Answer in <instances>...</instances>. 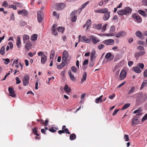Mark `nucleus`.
<instances>
[{
	"label": "nucleus",
	"mask_w": 147,
	"mask_h": 147,
	"mask_svg": "<svg viewBox=\"0 0 147 147\" xmlns=\"http://www.w3.org/2000/svg\"><path fill=\"white\" fill-rule=\"evenodd\" d=\"M131 9L129 7H127L125 8V9L118 10L117 13L119 15L123 16L131 13Z\"/></svg>",
	"instance_id": "1"
},
{
	"label": "nucleus",
	"mask_w": 147,
	"mask_h": 147,
	"mask_svg": "<svg viewBox=\"0 0 147 147\" xmlns=\"http://www.w3.org/2000/svg\"><path fill=\"white\" fill-rule=\"evenodd\" d=\"M147 100V96L142 94H139L137 97L136 102L142 103Z\"/></svg>",
	"instance_id": "2"
},
{
	"label": "nucleus",
	"mask_w": 147,
	"mask_h": 147,
	"mask_svg": "<svg viewBox=\"0 0 147 147\" xmlns=\"http://www.w3.org/2000/svg\"><path fill=\"white\" fill-rule=\"evenodd\" d=\"M78 11L77 10H75L73 11L70 14V16L71 18V20L73 22H75L77 19V13Z\"/></svg>",
	"instance_id": "3"
},
{
	"label": "nucleus",
	"mask_w": 147,
	"mask_h": 147,
	"mask_svg": "<svg viewBox=\"0 0 147 147\" xmlns=\"http://www.w3.org/2000/svg\"><path fill=\"white\" fill-rule=\"evenodd\" d=\"M38 55L41 56V62L42 63H44L47 59V57L45 55L43 54V52H40L38 54Z\"/></svg>",
	"instance_id": "4"
},
{
	"label": "nucleus",
	"mask_w": 147,
	"mask_h": 147,
	"mask_svg": "<svg viewBox=\"0 0 147 147\" xmlns=\"http://www.w3.org/2000/svg\"><path fill=\"white\" fill-rule=\"evenodd\" d=\"M132 17L135 19V21L138 23H140L142 21L141 17L138 14L134 13L132 15Z\"/></svg>",
	"instance_id": "5"
},
{
	"label": "nucleus",
	"mask_w": 147,
	"mask_h": 147,
	"mask_svg": "<svg viewBox=\"0 0 147 147\" xmlns=\"http://www.w3.org/2000/svg\"><path fill=\"white\" fill-rule=\"evenodd\" d=\"M90 41L91 40L92 42L94 44H95L100 41V40L98 38L94 36H90Z\"/></svg>",
	"instance_id": "6"
},
{
	"label": "nucleus",
	"mask_w": 147,
	"mask_h": 147,
	"mask_svg": "<svg viewBox=\"0 0 147 147\" xmlns=\"http://www.w3.org/2000/svg\"><path fill=\"white\" fill-rule=\"evenodd\" d=\"M68 56V52L67 51H65L62 56V61L65 62L67 63V58Z\"/></svg>",
	"instance_id": "7"
},
{
	"label": "nucleus",
	"mask_w": 147,
	"mask_h": 147,
	"mask_svg": "<svg viewBox=\"0 0 147 147\" xmlns=\"http://www.w3.org/2000/svg\"><path fill=\"white\" fill-rule=\"evenodd\" d=\"M43 13L40 11H38V12L37 18L39 22L40 23L42 22L43 20Z\"/></svg>",
	"instance_id": "8"
},
{
	"label": "nucleus",
	"mask_w": 147,
	"mask_h": 147,
	"mask_svg": "<svg viewBox=\"0 0 147 147\" xmlns=\"http://www.w3.org/2000/svg\"><path fill=\"white\" fill-rule=\"evenodd\" d=\"M56 9L57 10H60L63 9L65 6V4L63 3H58L56 4Z\"/></svg>",
	"instance_id": "9"
},
{
	"label": "nucleus",
	"mask_w": 147,
	"mask_h": 147,
	"mask_svg": "<svg viewBox=\"0 0 147 147\" xmlns=\"http://www.w3.org/2000/svg\"><path fill=\"white\" fill-rule=\"evenodd\" d=\"M102 42L106 45H112L114 44V40L112 39H109L104 40Z\"/></svg>",
	"instance_id": "10"
},
{
	"label": "nucleus",
	"mask_w": 147,
	"mask_h": 147,
	"mask_svg": "<svg viewBox=\"0 0 147 147\" xmlns=\"http://www.w3.org/2000/svg\"><path fill=\"white\" fill-rule=\"evenodd\" d=\"M81 36V35H80L78 37L81 42L87 43H89L90 42V39L86 38V36H83L81 38H80Z\"/></svg>",
	"instance_id": "11"
},
{
	"label": "nucleus",
	"mask_w": 147,
	"mask_h": 147,
	"mask_svg": "<svg viewBox=\"0 0 147 147\" xmlns=\"http://www.w3.org/2000/svg\"><path fill=\"white\" fill-rule=\"evenodd\" d=\"M8 91L10 94L9 96L13 98L16 97V95L15 94V92L14 91L12 87H9Z\"/></svg>",
	"instance_id": "12"
},
{
	"label": "nucleus",
	"mask_w": 147,
	"mask_h": 147,
	"mask_svg": "<svg viewBox=\"0 0 147 147\" xmlns=\"http://www.w3.org/2000/svg\"><path fill=\"white\" fill-rule=\"evenodd\" d=\"M114 56L110 53H107L105 56V58L107 59L108 61L112 60L114 58Z\"/></svg>",
	"instance_id": "13"
},
{
	"label": "nucleus",
	"mask_w": 147,
	"mask_h": 147,
	"mask_svg": "<svg viewBox=\"0 0 147 147\" xmlns=\"http://www.w3.org/2000/svg\"><path fill=\"white\" fill-rule=\"evenodd\" d=\"M29 79V77L28 76L26 75L24 76L23 80V83L24 86H26L28 83Z\"/></svg>",
	"instance_id": "14"
},
{
	"label": "nucleus",
	"mask_w": 147,
	"mask_h": 147,
	"mask_svg": "<svg viewBox=\"0 0 147 147\" xmlns=\"http://www.w3.org/2000/svg\"><path fill=\"white\" fill-rule=\"evenodd\" d=\"M26 43L25 45V48L26 49V50L27 51H28L31 48L32 46V44L30 41H28Z\"/></svg>",
	"instance_id": "15"
},
{
	"label": "nucleus",
	"mask_w": 147,
	"mask_h": 147,
	"mask_svg": "<svg viewBox=\"0 0 147 147\" xmlns=\"http://www.w3.org/2000/svg\"><path fill=\"white\" fill-rule=\"evenodd\" d=\"M126 34V33L124 31H121L118 33L116 35L117 38L121 37V36H124Z\"/></svg>",
	"instance_id": "16"
},
{
	"label": "nucleus",
	"mask_w": 147,
	"mask_h": 147,
	"mask_svg": "<svg viewBox=\"0 0 147 147\" xmlns=\"http://www.w3.org/2000/svg\"><path fill=\"white\" fill-rule=\"evenodd\" d=\"M23 38L24 44H25L28 41H29V36L26 34H24L23 35Z\"/></svg>",
	"instance_id": "17"
},
{
	"label": "nucleus",
	"mask_w": 147,
	"mask_h": 147,
	"mask_svg": "<svg viewBox=\"0 0 147 147\" xmlns=\"http://www.w3.org/2000/svg\"><path fill=\"white\" fill-rule=\"evenodd\" d=\"M126 73L125 71L122 70L120 74V78L121 80H123L126 76Z\"/></svg>",
	"instance_id": "18"
},
{
	"label": "nucleus",
	"mask_w": 147,
	"mask_h": 147,
	"mask_svg": "<svg viewBox=\"0 0 147 147\" xmlns=\"http://www.w3.org/2000/svg\"><path fill=\"white\" fill-rule=\"evenodd\" d=\"M110 12L109 11L107 12L106 13H105L103 17V20L106 21L109 19L110 16Z\"/></svg>",
	"instance_id": "19"
},
{
	"label": "nucleus",
	"mask_w": 147,
	"mask_h": 147,
	"mask_svg": "<svg viewBox=\"0 0 147 147\" xmlns=\"http://www.w3.org/2000/svg\"><path fill=\"white\" fill-rule=\"evenodd\" d=\"M18 13L19 15L22 14L25 16H27L28 14L27 11L25 9L19 10L18 12Z\"/></svg>",
	"instance_id": "20"
},
{
	"label": "nucleus",
	"mask_w": 147,
	"mask_h": 147,
	"mask_svg": "<svg viewBox=\"0 0 147 147\" xmlns=\"http://www.w3.org/2000/svg\"><path fill=\"white\" fill-rule=\"evenodd\" d=\"M132 70L137 73H140L142 71V70L138 67H133Z\"/></svg>",
	"instance_id": "21"
},
{
	"label": "nucleus",
	"mask_w": 147,
	"mask_h": 147,
	"mask_svg": "<svg viewBox=\"0 0 147 147\" xmlns=\"http://www.w3.org/2000/svg\"><path fill=\"white\" fill-rule=\"evenodd\" d=\"M16 44L18 47V48H20L21 43L20 40V38L19 36H18L17 37V39L16 40Z\"/></svg>",
	"instance_id": "22"
},
{
	"label": "nucleus",
	"mask_w": 147,
	"mask_h": 147,
	"mask_svg": "<svg viewBox=\"0 0 147 147\" xmlns=\"http://www.w3.org/2000/svg\"><path fill=\"white\" fill-rule=\"evenodd\" d=\"M136 36L141 39H143L144 38L142 34L140 31H137L136 32Z\"/></svg>",
	"instance_id": "23"
},
{
	"label": "nucleus",
	"mask_w": 147,
	"mask_h": 147,
	"mask_svg": "<svg viewBox=\"0 0 147 147\" xmlns=\"http://www.w3.org/2000/svg\"><path fill=\"white\" fill-rule=\"evenodd\" d=\"M91 55L90 56V60H94L95 59L96 57L95 56L96 52L95 51H92L91 52Z\"/></svg>",
	"instance_id": "24"
},
{
	"label": "nucleus",
	"mask_w": 147,
	"mask_h": 147,
	"mask_svg": "<svg viewBox=\"0 0 147 147\" xmlns=\"http://www.w3.org/2000/svg\"><path fill=\"white\" fill-rule=\"evenodd\" d=\"M66 126L63 125L62 126V129L64 131V132L66 134H70L71 133L69 131V130L67 128H66Z\"/></svg>",
	"instance_id": "25"
},
{
	"label": "nucleus",
	"mask_w": 147,
	"mask_h": 147,
	"mask_svg": "<svg viewBox=\"0 0 147 147\" xmlns=\"http://www.w3.org/2000/svg\"><path fill=\"white\" fill-rule=\"evenodd\" d=\"M102 25L101 24H94L93 25V28L97 30H99L102 28Z\"/></svg>",
	"instance_id": "26"
},
{
	"label": "nucleus",
	"mask_w": 147,
	"mask_h": 147,
	"mask_svg": "<svg viewBox=\"0 0 147 147\" xmlns=\"http://www.w3.org/2000/svg\"><path fill=\"white\" fill-rule=\"evenodd\" d=\"M64 90L67 93L70 92L71 91V89L69 87H68V85L67 84L65 85L64 88Z\"/></svg>",
	"instance_id": "27"
},
{
	"label": "nucleus",
	"mask_w": 147,
	"mask_h": 147,
	"mask_svg": "<svg viewBox=\"0 0 147 147\" xmlns=\"http://www.w3.org/2000/svg\"><path fill=\"white\" fill-rule=\"evenodd\" d=\"M32 132L35 136H40L39 134L37 133V128L35 127L32 129Z\"/></svg>",
	"instance_id": "28"
},
{
	"label": "nucleus",
	"mask_w": 147,
	"mask_h": 147,
	"mask_svg": "<svg viewBox=\"0 0 147 147\" xmlns=\"http://www.w3.org/2000/svg\"><path fill=\"white\" fill-rule=\"evenodd\" d=\"M83 78L81 79V82L82 83L84 81L86 80V78L87 77V73L86 72H85L84 73V74L82 76Z\"/></svg>",
	"instance_id": "29"
},
{
	"label": "nucleus",
	"mask_w": 147,
	"mask_h": 147,
	"mask_svg": "<svg viewBox=\"0 0 147 147\" xmlns=\"http://www.w3.org/2000/svg\"><path fill=\"white\" fill-rule=\"evenodd\" d=\"M38 36L36 34H34L32 35L30 37V39L32 41L36 40Z\"/></svg>",
	"instance_id": "30"
},
{
	"label": "nucleus",
	"mask_w": 147,
	"mask_h": 147,
	"mask_svg": "<svg viewBox=\"0 0 147 147\" xmlns=\"http://www.w3.org/2000/svg\"><path fill=\"white\" fill-rule=\"evenodd\" d=\"M66 64V63L62 61V64L61 65H58L57 66V68L58 69H61L65 66Z\"/></svg>",
	"instance_id": "31"
},
{
	"label": "nucleus",
	"mask_w": 147,
	"mask_h": 147,
	"mask_svg": "<svg viewBox=\"0 0 147 147\" xmlns=\"http://www.w3.org/2000/svg\"><path fill=\"white\" fill-rule=\"evenodd\" d=\"M40 121L41 122V124L44 126H47L49 120L48 119H46L44 122H43V120L42 119H40Z\"/></svg>",
	"instance_id": "32"
},
{
	"label": "nucleus",
	"mask_w": 147,
	"mask_h": 147,
	"mask_svg": "<svg viewBox=\"0 0 147 147\" xmlns=\"http://www.w3.org/2000/svg\"><path fill=\"white\" fill-rule=\"evenodd\" d=\"M76 138V135L75 134H71L69 136L70 139L71 140H75Z\"/></svg>",
	"instance_id": "33"
},
{
	"label": "nucleus",
	"mask_w": 147,
	"mask_h": 147,
	"mask_svg": "<svg viewBox=\"0 0 147 147\" xmlns=\"http://www.w3.org/2000/svg\"><path fill=\"white\" fill-rule=\"evenodd\" d=\"M68 73L71 80L72 81H74L75 80V78L74 77V75L72 74L71 71H68Z\"/></svg>",
	"instance_id": "34"
},
{
	"label": "nucleus",
	"mask_w": 147,
	"mask_h": 147,
	"mask_svg": "<svg viewBox=\"0 0 147 147\" xmlns=\"http://www.w3.org/2000/svg\"><path fill=\"white\" fill-rule=\"evenodd\" d=\"M103 96V95L100 96L98 98H96L95 100V102L96 103H98L99 101H100V102L101 103L102 102V100H101V98Z\"/></svg>",
	"instance_id": "35"
},
{
	"label": "nucleus",
	"mask_w": 147,
	"mask_h": 147,
	"mask_svg": "<svg viewBox=\"0 0 147 147\" xmlns=\"http://www.w3.org/2000/svg\"><path fill=\"white\" fill-rule=\"evenodd\" d=\"M64 29V27L59 26L58 27L57 29L58 31L59 32H61L62 33H63Z\"/></svg>",
	"instance_id": "36"
},
{
	"label": "nucleus",
	"mask_w": 147,
	"mask_h": 147,
	"mask_svg": "<svg viewBox=\"0 0 147 147\" xmlns=\"http://www.w3.org/2000/svg\"><path fill=\"white\" fill-rule=\"evenodd\" d=\"M130 104L128 103L125 104L121 108V110H123L129 107L130 106Z\"/></svg>",
	"instance_id": "37"
},
{
	"label": "nucleus",
	"mask_w": 147,
	"mask_h": 147,
	"mask_svg": "<svg viewBox=\"0 0 147 147\" xmlns=\"http://www.w3.org/2000/svg\"><path fill=\"white\" fill-rule=\"evenodd\" d=\"M0 53L2 55H4L5 53V48L4 47H2L0 50Z\"/></svg>",
	"instance_id": "38"
},
{
	"label": "nucleus",
	"mask_w": 147,
	"mask_h": 147,
	"mask_svg": "<svg viewBox=\"0 0 147 147\" xmlns=\"http://www.w3.org/2000/svg\"><path fill=\"white\" fill-rule=\"evenodd\" d=\"M138 119L136 117H134L132 120V124H137Z\"/></svg>",
	"instance_id": "39"
},
{
	"label": "nucleus",
	"mask_w": 147,
	"mask_h": 147,
	"mask_svg": "<svg viewBox=\"0 0 147 147\" xmlns=\"http://www.w3.org/2000/svg\"><path fill=\"white\" fill-rule=\"evenodd\" d=\"M55 52L54 50H52L51 51V53L50 55V59H53L55 56Z\"/></svg>",
	"instance_id": "40"
},
{
	"label": "nucleus",
	"mask_w": 147,
	"mask_h": 147,
	"mask_svg": "<svg viewBox=\"0 0 147 147\" xmlns=\"http://www.w3.org/2000/svg\"><path fill=\"white\" fill-rule=\"evenodd\" d=\"M138 12L143 16H145L146 15V12L144 11L140 10L138 11Z\"/></svg>",
	"instance_id": "41"
},
{
	"label": "nucleus",
	"mask_w": 147,
	"mask_h": 147,
	"mask_svg": "<svg viewBox=\"0 0 147 147\" xmlns=\"http://www.w3.org/2000/svg\"><path fill=\"white\" fill-rule=\"evenodd\" d=\"M107 12H108V10L106 8H104L101 9V13L105 14Z\"/></svg>",
	"instance_id": "42"
},
{
	"label": "nucleus",
	"mask_w": 147,
	"mask_h": 147,
	"mask_svg": "<svg viewBox=\"0 0 147 147\" xmlns=\"http://www.w3.org/2000/svg\"><path fill=\"white\" fill-rule=\"evenodd\" d=\"M140 111V109H137V110H135L133 112V113L134 114H136V113H137L136 114V115H137V116L139 115H140L141 114L139 112Z\"/></svg>",
	"instance_id": "43"
},
{
	"label": "nucleus",
	"mask_w": 147,
	"mask_h": 147,
	"mask_svg": "<svg viewBox=\"0 0 147 147\" xmlns=\"http://www.w3.org/2000/svg\"><path fill=\"white\" fill-rule=\"evenodd\" d=\"M135 89V87L134 86H132L131 87V88L128 92L127 94H131V93L134 92Z\"/></svg>",
	"instance_id": "44"
},
{
	"label": "nucleus",
	"mask_w": 147,
	"mask_h": 147,
	"mask_svg": "<svg viewBox=\"0 0 147 147\" xmlns=\"http://www.w3.org/2000/svg\"><path fill=\"white\" fill-rule=\"evenodd\" d=\"M137 66L142 69H143L144 66V64L143 63H139L137 64Z\"/></svg>",
	"instance_id": "45"
},
{
	"label": "nucleus",
	"mask_w": 147,
	"mask_h": 147,
	"mask_svg": "<svg viewBox=\"0 0 147 147\" xmlns=\"http://www.w3.org/2000/svg\"><path fill=\"white\" fill-rule=\"evenodd\" d=\"M141 56V55L139 52H136L135 54V57L136 58H138V57Z\"/></svg>",
	"instance_id": "46"
},
{
	"label": "nucleus",
	"mask_w": 147,
	"mask_h": 147,
	"mask_svg": "<svg viewBox=\"0 0 147 147\" xmlns=\"http://www.w3.org/2000/svg\"><path fill=\"white\" fill-rule=\"evenodd\" d=\"M124 139L125 140V141H129V136L127 134H125L124 136Z\"/></svg>",
	"instance_id": "47"
},
{
	"label": "nucleus",
	"mask_w": 147,
	"mask_h": 147,
	"mask_svg": "<svg viewBox=\"0 0 147 147\" xmlns=\"http://www.w3.org/2000/svg\"><path fill=\"white\" fill-rule=\"evenodd\" d=\"M3 60L5 61L4 63L6 65L8 64L10 61L9 59L8 58L3 59Z\"/></svg>",
	"instance_id": "48"
},
{
	"label": "nucleus",
	"mask_w": 147,
	"mask_h": 147,
	"mask_svg": "<svg viewBox=\"0 0 147 147\" xmlns=\"http://www.w3.org/2000/svg\"><path fill=\"white\" fill-rule=\"evenodd\" d=\"M115 29V26H112L110 28V32H114Z\"/></svg>",
	"instance_id": "49"
},
{
	"label": "nucleus",
	"mask_w": 147,
	"mask_h": 147,
	"mask_svg": "<svg viewBox=\"0 0 147 147\" xmlns=\"http://www.w3.org/2000/svg\"><path fill=\"white\" fill-rule=\"evenodd\" d=\"M107 24H106L103 26L102 28L101 29L102 31V32L105 31L106 30V26Z\"/></svg>",
	"instance_id": "50"
},
{
	"label": "nucleus",
	"mask_w": 147,
	"mask_h": 147,
	"mask_svg": "<svg viewBox=\"0 0 147 147\" xmlns=\"http://www.w3.org/2000/svg\"><path fill=\"white\" fill-rule=\"evenodd\" d=\"M98 47L99 49L101 50L105 47V45H104L100 44L98 45Z\"/></svg>",
	"instance_id": "51"
},
{
	"label": "nucleus",
	"mask_w": 147,
	"mask_h": 147,
	"mask_svg": "<svg viewBox=\"0 0 147 147\" xmlns=\"http://www.w3.org/2000/svg\"><path fill=\"white\" fill-rule=\"evenodd\" d=\"M2 5L5 7H7L8 6V4L7 1H4Z\"/></svg>",
	"instance_id": "52"
},
{
	"label": "nucleus",
	"mask_w": 147,
	"mask_h": 147,
	"mask_svg": "<svg viewBox=\"0 0 147 147\" xmlns=\"http://www.w3.org/2000/svg\"><path fill=\"white\" fill-rule=\"evenodd\" d=\"M71 70L74 73H75L76 72L77 68L75 66L72 67L71 68Z\"/></svg>",
	"instance_id": "53"
},
{
	"label": "nucleus",
	"mask_w": 147,
	"mask_h": 147,
	"mask_svg": "<svg viewBox=\"0 0 147 147\" xmlns=\"http://www.w3.org/2000/svg\"><path fill=\"white\" fill-rule=\"evenodd\" d=\"M147 119V113L145 114L144 116L143 117L142 119V121H143Z\"/></svg>",
	"instance_id": "54"
},
{
	"label": "nucleus",
	"mask_w": 147,
	"mask_h": 147,
	"mask_svg": "<svg viewBox=\"0 0 147 147\" xmlns=\"http://www.w3.org/2000/svg\"><path fill=\"white\" fill-rule=\"evenodd\" d=\"M142 2L143 5L147 6V0H143Z\"/></svg>",
	"instance_id": "55"
},
{
	"label": "nucleus",
	"mask_w": 147,
	"mask_h": 147,
	"mask_svg": "<svg viewBox=\"0 0 147 147\" xmlns=\"http://www.w3.org/2000/svg\"><path fill=\"white\" fill-rule=\"evenodd\" d=\"M89 3V1H88L83 4L82 5V8H84Z\"/></svg>",
	"instance_id": "56"
},
{
	"label": "nucleus",
	"mask_w": 147,
	"mask_h": 147,
	"mask_svg": "<svg viewBox=\"0 0 147 147\" xmlns=\"http://www.w3.org/2000/svg\"><path fill=\"white\" fill-rule=\"evenodd\" d=\"M94 64V60H92L90 61L89 63V66L90 67H92Z\"/></svg>",
	"instance_id": "57"
},
{
	"label": "nucleus",
	"mask_w": 147,
	"mask_h": 147,
	"mask_svg": "<svg viewBox=\"0 0 147 147\" xmlns=\"http://www.w3.org/2000/svg\"><path fill=\"white\" fill-rule=\"evenodd\" d=\"M52 33L54 35H56L57 34V32L56 29H53L52 30Z\"/></svg>",
	"instance_id": "58"
},
{
	"label": "nucleus",
	"mask_w": 147,
	"mask_h": 147,
	"mask_svg": "<svg viewBox=\"0 0 147 147\" xmlns=\"http://www.w3.org/2000/svg\"><path fill=\"white\" fill-rule=\"evenodd\" d=\"M16 84H20L21 83V81L19 80V78H18L16 77Z\"/></svg>",
	"instance_id": "59"
},
{
	"label": "nucleus",
	"mask_w": 147,
	"mask_h": 147,
	"mask_svg": "<svg viewBox=\"0 0 147 147\" xmlns=\"http://www.w3.org/2000/svg\"><path fill=\"white\" fill-rule=\"evenodd\" d=\"M53 14L54 16L56 17V18H59V15L57 14V13L56 11H53Z\"/></svg>",
	"instance_id": "60"
},
{
	"label": "nucleus",
	"mask_w": 147,
	"mask_h": 147,
	"mask_svg": "<svg viewBox=\"0 0 147 147\" xmlns=\"http://www.w3.org/2000/svg\"><path fill=\"white\" fill-rule=\"evenodd\" d=\"M88 63V60L87 59H85L84 61L83 65H87Z\"/></svg>",
	"instance_id": "61"
},
{
	"label": "nucleus",
	"mask_w": 147,
	"mask_h": 147,
	"mask_svg": "<svg viewBox=\"0 0 147 147\" xmlns=\"http://www.w3.org/2000/svg\"><path fill=\"white\" fill-rule=\"evenodd\" d=\"M49 130L51 132H55L56 131V130L54 129V128L52 127L50 129H49Z\"/></svg>",
	"instance_id": "62"
},
{
	"label": "nucleus",
	"mask_w": 147,
	"mask_h": 147,
	"mask_svg": "<svg viewBox=\"0 0 147 147\" xmlns=\"http://www.w3.org/2000/svg\"><path fill=\"white\" fill-rule=\"evenodd\" d=\"M115 96V94L114 93L112 94V95H110L109 96V98L111 99H113Z\"/></svg>",
	"instance_id": "63"
},
{
	"label": "nucleus",
	"mask_w": 147,
	"mask_h": 147,
	"mask_svg": "<svg viewBox=\"0 0 147 147\" xmlns=\"http://www.w3.org/2000/svg\"><path fill=\"white\" fill-rule=\"evenodd\" d=\"M91 21L90 20H88L86 22V24L87 25L90 26L91 24Z\"/></svg>",
	"instance_id": "64"
}]
</instances>
